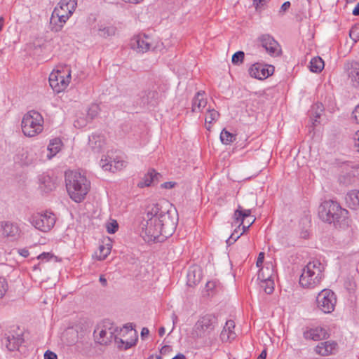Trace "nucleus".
I'll return each mask as SVG.
<instances>
[{"instance_id": "obj_1", "label": "nucleus", "mask_w": 359, "mask_h": 359, "mask_svg": "<svg viewBox=\"0 0 359 359\" xmlns=\"http://www.w3.org/2000/svg\"><path fill=\"white\" fill-rule=\"evenodd\" d=\"M175 223L168 210L159 205L149 208L144 221L141 224V236L145 241H160L159 236L166 238L172 233Z\"/></svg>"}, {"instance_id": "obj_2", "label": "nucleus", "mask_w": 359, "mask_h": 359, "mask_svg": "<svg viewBox=\"0 0 359 359\" xmlns=\"http://www.w3.org/2000/svg\"><path fill=\"white\" fill-rule=\"evenodd\" d=\"M123 332H128L130 336L136 337V332L131 325H126L123 328H119L114 323L107 320L97 325L94 330V337L100 344L107 345L114 340L117 344L125 345L124 348L128 349L135 344L136 339L124 341L118 337V334Z\"/></svg>"}, {"instance_id": "obj_3", "label": "nucleus", "mask_w": 359, "mask_h": 359, "mask_svg": "<svg viewBox=\"0 0 359 359\" xmlns=\"http://www.w3.org/2000/svg\"><path fill=\"white\" fill-rule=\"evenodd\" d=\"M65 184L70 198L76 203L83 201L90 189V181L76 170L65 172Z\"/></svg>"}, {"instance_id": "obj_4", "label": "nucleus", "mask_w": 359, "mask_h": 359, "mask_svg": "<svg viewBox=\"0 0 359 359\" xmlns=\"http://www.w3.org/2000/svg\"><path fill=\"white\" fill-rule=\"evenodd\" d=\"M325 266L319 260L310 261L302 269L300 285L306 289L318 287L324 278Z\"/></svg>"}, {"instance_id": "obj_5", "label": "nucleus", "mask_w": 359, "mask_h": 359, "mask_svg": "<svg viewBox=\"0 0 359 359\" xmlns=\"http://www.w3.org/2000/svg\"><path fill=\"white\" fill-rule=\"evenodd\" d=\"M76 5L77 0H60L52 13L50 29L55 32H60L74 12Z\"/></svg>"}, {"instance_id": "obj_6", "label": "nucleus", "mask_w": 359, "mask_h": 359, "mask_svg": "<svg viewBox=\"0 0 359 359\" xmlns=\"http://www.w3.org/2000/svg\"><path fill=\"white\" fill-rule=\"evenodd\" d=\"M318 215L323 221L336 225L347 218L348 211L341 208L338 203L330 200L320 204Z\"/></svg>"}, {"instance_id": "obj_7", "label": "nucleus", "mask_w": 359, "mask_h": 359, "mask_svg": "<svg viewBox=\"0 0 359 359\" xmlns=\"http://www.w3.org/2000/svg\"><path fill=\"white\" fill-rule=\"evenodd\" d=\"M44 119L37 111L30 110L25 114L21 121V130L23 135L28 137H34L43 130Z\"/></svg>"}, {"instance_id": "obj_8", "label": "nucleus", "mask_w": 359, "mask_h": 359, "mask_svg": "<svg viewBox=\"0 0 359 359\" xmlns=\"http://www.w3.org/2000/svg\"><path fill=\"white\" fill-rule=\"evenodd\" d=\"M28 222L36 229L42 232H48L55 226L56 217L52 212L44 211L32 215L29 217Z\"/></svg>"}, {"instance_id": "obj_9", "label": "nucleus", "mask_w": 359, "mask_h": 359, "mask_svg": "<svg viewBox=\"0 0 359 359\" xmlns=\"http://www.w3.org/2000/svg\"><path fill=\"white\" fill-rule=\"evenodd\" d=\"M71 81V70L69 67L53 70L49 75V83L53 90L60 93L67 88Z\"/></svg>"}, {"instance_id": "obj_10", "label": "nucleus", "mask_w": 359, "mask_h": 359, "mask_svg": "<svg viewBox=\"0 0 359 359\" xmlns=\"http://www.w3.org/2000/svg\"><path fill=\"white\" fill-rule=\"evenodd\" d=\"M337 297L330 289L322 290L316 297V306L323 313L329 314L334 311Z\"/></svg>"}, {"instance_id": "obj_11", "label": "nucleus", "mask_w": 359, "mask_h": 359, "mask_svg": "<svg viewBox=\"0 0 359 359\" xmlns=\"http://www.w3.org/2000/svg\"><path fill=\"white\" fill-rule=\"evenodd\" d=\"M216 325L217 318L212 314H206L198 320L194 332L198 338H203L210 335Z\"/></svg>"}, {"instance_id": "obj_12", "label": "nucleus", "mask_w": 359, "mask_h": 359, "mask_svg": "<svg viewBox=\"0 0 359 359\" xmlns=\"http://www.w3.org/2000/svg\"><path fill=\"white\" fill-rule=\"evenodd\" d=\"M130 48L137 53H144L151 49L156 48L154 40L148 35L140 34L134 36L130 41Z\"/></svg>"}, {"instance_id": "obj_13", "label": "nucleus", "mask_w": 359, "mask_h": 359, "mask_svg": "<svg viewBox=\"0 0 359 359\" xmlns=\"http://www.w3.org/2000/svg\"><path fill=\"white\" fill-rule=\"evenodd\" d=\"M274 72V67L263 63H255L249 69V74L252 77L257 79H265Z\"/></svg>"}, {"instance_id": "obj_14", "label": "nucleus", "mask_w": 359, "mask_h": 359, "mask_svg": "<svg viewBox=\"0 0 359 359\" xmlns=\"http://www.w3.org/2000/svg\"><path fill=\"white\" fill-rule=\"evenodd\" d=\"M261 46L271 56L276 57L280 55L281 48L279 43L269 34H263L259 38Z\"/></svg>"}, {"instance_id": "obj_15", "label": "nucleus", "mask_w": 359, "mask_h": 359, "mask_svg": "<svg viewBox=\"0 0 359 359\" xmlns=\"http://www.w3.org/2000/svg\"><path fill=\"white\" fill-rule=\"evenodd\" d=\"M1 236L10 241H16L21 233L18 224L9 221L1 222Z\"/></svg>"}, {"instance_id": "obj_16", "label": "nucleus", "mask_w": 359, "mask_h": 359, "mask_svg": "<svg viewBox=\"0 0 359 359\" xmlns=\"http://www.w3.org/2000/svg\"><path fill=\"white\" fill-rule=\"evenodd\" d=\"M315 352L322 356L335 354L338 351V344L332 340L320 342L315 347Z\"/></svg>"}, {"instance_id": "obj_17", "label": "nucleus", "mask_w": 359, "mask_h": 359, "mask_svg": "<svg viewBox=\"0 0 359 359\" xmlns=\"http://www.w3.org/2000/svg\"><path fill=\"white\" fill-rule=\"evenodd\" d=\"M22 341V338L19 336H15L12 334H5L1 339V344L8 351H13L17 350Z\"/></svg>"}, {"instance_id": "obj_18", "label": "nucleus", "mask_w": 359, "mask_h": 359, "mask_svg": "<svg viewBox=\"0 0 359 359\" xmlns=\"http://www.w3.org/2000/svg\"><path fill=\"white\" fill-rule=\"evenodd\" d=\"M303 337L305 339L320 341L327 337V332L322 327H316L305 330L303 333Z\"/></svg>"}, {"instance_id": "obj_19", "label": "nucleus", "mask_w": 359, "mask_h": 359, "mask_svg": "<svg viewBox=\"0 0 359 359\" xmlns=\"http://www.w3.org/2000/svg\"><path fill=\"white\" fill-rule=\"evenodd\" d=\"M346 70L348 79L353 86H359V63L357 61L348 62L346 64Z\"/></svg>"}, {"instance_id": "obj_20", "label": "nucleus", "mask_w": 359, "mask_h": 359, "mask_svg": "<svg viewBox=\"0 0 359 359\" xmlns=\"http://www.w3.org/2000/svg\"><path fill=\"white\" fill-rule=\"evenodd\" d=\"M187 285L194 286L199 283L202 279V271L197 266H191L187 272Z\"/></svg>"}, {"instance_id": "obj_21", "label": "nucleus", "mask_w": 359, "mask_h": 359, "mask_svg": "<svg viewBox=\"0 0 359 359\" xmlns=\"http://www.w3.org/2000/svg\"><path fill=\"white\" fill-rule=\"evenodd\" d=\"M235 328V323L232 320H229L226 322L225 326L224 327L221 334L220 338L223 341H228L233 340L236 334L234 332Z\"/></svg>"}, {"instance_id": "obj_22", "label": "nucleus", "mask_w": 359, "mask_h": 359, "mask_svg": "<svg viewBox=\"0 0 359 359\" xmlns=\"http://www.w3.org/2000/svg\"><path fill=\"white\" fill-rule=\"evenodd\" d=\"M88 144L93 151L100 152L105 145L104 137L100 134H93L89 137Z\"/></svg>"}, {"instance_id": "obj_23", "label": "nucleus", "mask_w": 359, "mask_h": 359, "mask_svg": "<svg viewBox=\"0 0 359 359\" xmlns=\"http://www.w3.org/2000/svg\"><path fill=\"white\" fill-rule=\"evenodd\" d=\"M275 276L273 264L271 262H267L264 266L260 268L257 278L259 280H266L274 279Z\"/></svg>"}, {"instance_id": "obj_24", "label": "nucleus", "mask_w": 359, "mask_h": 359, "mask_svg": "<svg viewBox=\"0 0 359 359\" xmlns=\"http://www.w3.org/2000/svg\"><path fill=\"white\" fill-rule=\"evenodd\" d=\"M204 92H198L192 100V111L202 112L207 105V100L205 99Z\"/></svg>"}, {"instance_id": "obj_25", "label": "nucleus", "mask_w": 359, "mask_h": 359, "mask_svg": "<svg viewBox=\"0 0 359 359\" xmlns=\"http://www.w3.org/2000/svg\"><path fill=\"white\" fill-rule=\"evenodd\" d=\"M159 174L155 170L151 169L140 180L137 186L140 188L147 187L151 185L154 180H158Z\"/></svg>"}, {"instance_id": "obj_26", "label": "nucleus", "mask_w": 359, "mask_h": 359, "mask_svg": "<svg viewBox=\"0 0 359 359\" xmlns=\"http://www.w3.org/2000/svg\"><path fill=\"white\" fill-rule=\"evenodd\" d=\"M62 142L59 138H54L50 140L47 147L48 154L47 157L50 159L55 156L62 149Z\"/></svg>"}, {"instance_id": "obj_27", "label": "nucleus", "mask_w": 359, "mask_h": 359, "mask_svg": "<svg viewBox=\"0 0 359 359\" xmlns=\"http://www.w3.org/2000/svg\"><path fill=\"white\" fill-rule=\"evenodd\" d=\"M346 203L352 210H358L359 208V191L352 190L346 196Z\"/></svg>"}, {"instance_id": "obj_28", "label": "nucleus", "mask_w": 359, "mask_h": 359, "mask_svg": "<svg viewBox=\"0 0 359 359\" xmlns=\"http://www.w3.org/2000/svg\"><path fill=\"white\" fill-rule=\"evenodd\" d=\"M39 187L43 191L48 192L55 188V184L49 176L45 175L40 178Z\"/></svg>"}, {"instance_id": "obj_29", "label": "nucleus", "mask_w": 359, "mask_h": 359, "mask_svg": "<svg viewBox=\"0 0 359 359\" xmlns=\"http://www.w3.org/2000/svg\"><path fill=\"white\" fill-rule=\"evenodd\" d=\"M111 250V245L107 243L105 245H100L98 252H96L95 256L98 260H104L110 254Z\"/></svg>"}, {"instance_id": "obj_30", "label": "nucleus", "mask_w": 359, "mask_h": 359, "mask_svg": "<svg viewBox=\"0 0 359 359\" xmlns=\"http://www.w3.org/2000/svg\"><path fill=\"white\" fill-rule=\"evenodd\" d=\"M309 68L312 72H320L324 68V62L319 57H313L310 62Z\"/></svg>"}, {"instance_id": "obj_31", "label": "nucleus", "mask_w": 359, "mask_h": 359, "mask_svg": "<svg viewBox=\"0 0 359 359\" xmlns=\"http://www.w3.org/2000/svg\"><path fill=\"white\" fill-rule=\"evenodd\" d=\"M97 34L102 37H107L112 36L115 34L116 29L112 26H104V25L98 24L97 27Z\"/></svg>"}, {"instance_id": "obj_32", "label": "nucleus", "mask_w": 359, "mask_h": 359, "mask_svg": "<svg viewBox=\"0 0 359 359\" xmlns=\"http://www.w3.org/2000/svg\"><path fill=\"white\" fill-rule=\"evenodd\" d=\"M220 140L224 144H230L236 140V135L223 129L220 133Z\"/></svg>"}, {"instance_id": "obj_33", "label": "nucleus", "mask_w": 359, "mask_h": 359, "mask_svg": "<svg viewBox=\"0 0 359 359\" xmlns=\"http://www.w3.org/2000/svg\"><path fill=\"white\" fill-rule=\"evenodd\" d=\"M219 117V113L214 109L210 107L207 109L205 121V123L211 124L212 122L217 120Z\"/></svg>"}, {"instance_id": "obj_34", "label": "nucleus", "mask_w": 359, "mask_h": 359, "mask_svg": "<svg viewBox=\"0 0 359 359\" xmlns=\"http://www.w3.org/2000/svg\"><path fill=\"white\" fill-rule=\"evenodd\" d=\"M233 219V225L238 226V229H240L245 220V218L243 217L241 213V207L240 205L238 206V209L235 210Z\"/></svg>"}, {"instance_id": "obj_35", "label": "nucleus", "mask_w": 359, "mask_h": 359, "mask_svg": "<svg viewBox=\"0 0 359 359\" xmlns=\"http://www.w3.org/2000/svg\"><path fill=\"white\" fill-rule=\"evenodd\" d=\"M260 286L264 290L266 294H271L274 290V281L273 279H268L266 280H259Z\"/></svg>"}, {"instance_id": "obj_36", "label": "nucleus", "mask_w": 359, "mask_h": 359, "mask_svg": "<svg viewBox=\"0 0 359 359\" xmlns=\"http://www.w3.org/2000/svg\"><path fill=\"white\" fill-rule=\"evenodd\" d=\"M126 163L122 158L119 157H116L112 159V168L110 170L111 172H116L118 170H121L124 167H126Z\"/></svg>"}, {"instance_id": "obj_37", "label": "nucleus", "mask_w": 359, "mask_h": 359, "mask_svg": "<svg viewBox=\"0 0 359 359\" xmlns=\"http://www.w3.org/2000/svg\"><path fill=\"white\" fill-rule=\"evenodd\" d=\"M100 111V107L98 104H91L87 111L88 118H90V120L95 118L99 114Z\"/></svg>"}, {"instance_id": "obj_38", "label": "nucleus", "mask_w": 359, "mask_h": 359, "mask_svg": "<svg viewBox=\"0 0 359 359\" xmlns=\"http://www.w3.org/2000/svg\"><path fill=\"white\" fill-rule=\"evenodd\" d=\"M349 36L353 43H355L359 41V27L355 24L349 31Z\"/></svg>"}, {"instance_id": "obj_39", "label": "nucleus", "mask_w": 359, "mask_h": 359, "mask_svg": "<svg viewBox=\"0 0 359 359\" xmlns=\"http://www.w3.org/2000/svg\"><path fill=\"white\" fill-rule=\"evenodd\" d=\"M100 165L104 170L110 171L112 168V158L108 156L102 158L100 162Z\"/></svg>"}, {"instance_id": "obj_40", "label": "nucleus", "mask_w": 359, "mask_h": 359, "mask_svg": "<svg viewBox=\"0 0 359 359\" xmlns=\"http://www.w3.org/2000/svg\"><path fill=\"white\" fill-rule=\"evenodd\" d=\"M236 226V227L233 232L231 234L230 237L226 241L228 243H233L243 235V232H241V228L238 229V226Z\"/></svg>"}, {"instance_id": "obj_41", "label": "nucleus", "mask_w": 359, "mask_h": 359, "mask_svg": "<svg viewBox=\"0 0 359 359\" xmlns=\"http://www.w3.org/2000/svg\"><path fill=\"white\" fill-rule=\"evenodd\" d=\"M245 54L243 51H237L232 56V63L234 65H239L243 62Z\"/></svg>"}, {"instance_id": "obj_42", "label": "nucleus", "mask_w": 359, "mask_h": 359, "mask_svg": "<svg viewBox=\"0 0 359 359\" xmlns=\"http://www.w3.org/2000/svg\"><path fill=\"white\" fill-rule=\"evenodd\" d=\"M106 228L109 233H114L118 229V224L116 220L112 219L107 224Z\"/></svg>"}, {"instance_id": "obj_43", "label": "nucleus", "mask_w": 359, "mask_h": 359, "mask_svg": "<svg viewBox=\"0 0 359 359\" xmlns=\"http://www.w3.org/2000/svg\"><path fill=\"white\" fill-rule=\"evenodd\" d=\"M7 283L4 278H0V299L2 298L7 290Z\"/></svg>"}, {"instance_id": "obj_44", "label": "nucleus", "mask_w": 359, "mask_h": 359, "mask_svg": "<svg viewBox=\"0 0 359 359\" xmlns=\"http://www.w3.org/2000/svg\"><path fill=\"white\" fill-rule=\"evenodd\" d=\"M315 109H316L315 116L318 118L320 116V114L323 111V104L321 103H316L314 105H313L312 110L313 111Z\"/></svg>"}, {"instance_id": "obj_45", "label": "nucleus", "mask_w": 359, "mask_h": 359, "mask_svg": "<svg viewBox=\"0 0 359 359\" xmlns=\"http://www.w3.org/2000/svg\"><path fill=\"white\" fill-rule=\"evenodd\" d=\"M53 257V255L50 252H43L38 256V259L42 262H48Z\"/></svg>"}, {"instance_id": "obj_46", "label": "nucleus", "mask_w": 359, "mask_h": 359, "mask_svg": "<svg viewBox=\"0 0 359 359\" xmlns=\"http://www.w3.org/2000/svg\"><path fill=\"white\" fill-rule=\"evenodd\" d=\"M345 287L350 292H354L356 289V283L355 282H352L351 280H348L346 281Z\"/></svg>"}, {"instance_id": "obj_47", "label": "nucleus", "mask_w": 359, "mask_h": 359, "mask_svg": "<svg viewBox=\"0 0 359 359\" xmlns=\"http://www.w3.org/2000/svg\"><path fill=\"white\" fill-rule=\"evenodd\" d=\"M177 185V183L173 181L166 182L161 184V187L166 189H171Z\"/></svg>"}, {"instance_id": "obj_48", "label": "nucleus", "mask_w": 359, "mask_h": 359, "mask_svg": "<svg viewBox=\"0 0 359 359\" xmlns=\"http://www.w3.org/2000/svg\"><path fill=\"white\" fill-rule=\"evenodd\" d=\"M264 259V252H261L259 253L258 257L257 259V262H256L257 267L260 268L262 266Z\"/></svg>"}, {"instance_id": "obj_49", "label": "nucleus", "mask_w": 359, "mask_h": 359, "mask_svg": "<svg viewBox=\"0 0 359 359\" xmlns=\"http://www.w3.org/2000/svg\"><path fill=\"white\" fill-rule=\"evenodd\" d=\"M44 359H57V356L54 352L47 350L44 353Z\"/></svg>"}, {"instance_id": "obj_50", "label": "nucleus", "mask_w": 359, "mask_h": 359, "mask_svg": "<svg viewBox=\"0 0 359 359\" xmlns=\"http://www.w3.org/2000/svg\"><path fill=\"white\" fill-rule=\"evenodd\" d=\"M290 7V1H285L283 3L280 8V13H283L286 12Z\"/></svg>"}, {"instance_id": "obj_51", "label": "nucleus", "mask_w": 359, "mask_h": 359, "mask_svg": "<svg viewBox=\"0 0 359 359\" xmlns=\"http://www.w3.org/2000/svg\"><path fill=\"white\" fill-rule=\"evenodd\" d=\"M255 218H253L251 219V222L249 223V224H244V222L243 223V225H241V228L242 229L241 230V232H243V234L249 229V227L255 222Z\"/></svg>"}, {"instance_id": "obj_52", "label": "nucleus", "mask_w": 359, "mask_h": 359, "mask_svg": "<svg viewBox=\"0 0 359 359\" xmlns=\"http://www.w3.org/2000/svg\"><path fill=\"white\" fill-rule=\"evenodd\" d=\"M266 1V0H253V4L257 8L259 6H263Z\"/></svg>"}, {"instance_id": "obj_53", "label": "nucleus", "mask_w": 359, "mask_h": 359, "mask_svg": "<svg viewBox=\"0 0 359 359\" xmlns=\"http://www.w3.org/2000/svg\"><path fill=\"white\" fill-rule=\"evenodd\" d=\"M241 213L243 215V217L245 219L248 218L251 215V210L250 209H246V210H241Z\"/></svg>"}, {"instance_id": "obj_54", "label": "nucleus", "mask_w": 359, "mask_h": 359, "mask_svg": "<svg viewBox=\"0 0 359 359\" xmlns=\"http://www.w3.org/2000/svg\"><path fill=\"white\" fill-rule=\"evenodd\" d=\"M358 108H359V104H357L355 107V109H354L353 111L352 112V115H351V118L353 120H354L355 121V123H358V118H357L356 113H357V110Z\"/></svg>"}, {"instance_id": "obj_55", "label": "nucleus", "mask_w": 359, "mask_h": 359, "mask_svg": "<svg viewBox=\"0 0 359 359\" xmlns=\"http://www.w3.org/2000/svg\"><path fill=\"white\" fill-rule=\"evenodd\" d=\"M126 4H138L142 3L144 0H122Z\"/></svg>"}, {"instance_id": "obj_56", "label": "nucleus", "mask_w": 359, "mask_h": 359, "mask_svg": "<svg viewBox=\"0 0 359 359\" xmlns=\"http://www.w3.org/2000/svg\"><path fill=\"white\" fill-rule=\"evenodd\" d=\"M19 253L23 257H27L29 255L28 250L25 249V248L19 250Z\"/></svg>"}, {"instance_id": "obj_57", "label": "nucleus", "mask_w": 359, "mask_h": 359, "mask_svg": "<svg viewBox=\"0 0 359 359\" xmlns=\"http://www.w3.org/2000/svg\"><path fill=\"white\" fill-rule=\"evenodd\" d=\"M149 329H148V328H147V327H143V328L142 329V331H141V336H142V337H144L148 336V335H149Z\"/></svg>"}, {"instance_id": "obj_58", "label": "nucleus", "mask_w": 359, "mask_h": 359, "mask_svg": "<svg viewBox=\"0 0 359 359\" xmlns=\"http://www.w3.org/2000/svg\"><path fill=\"white\" fill-rule=\"evenodd\" d=\"M353 14L354 15H359V3H357L353 10Z\"/></svg>"}, {"instance_id": "obj_59", "label": "nucleus", "mask_w": 359, "mask_h": 359, "mask_svg": "<svg viewBox=\"0 0 359 359\" xmlns=\"http://www.w3.org/2000/svg\"><path fill=\"white\" fill-rule=\"evenodd\" d=\"M100 282L101 283V284L103 285V286H106L107 284V279L104 278V276H100Z\"/></svg>"}, {"instance_id": "obj_60", "label": "nucleus", "mask_w": 359, "mask_h": 359, "mask_svg": "<svg viewBox=\"0 0 359 359\" xmlns=\"http://www.w3.org/2000/svg\"><path fill=\"white\" fill-rule=\"evenodd\" d=\"M266 350H263L262 353L257 357V359H266Z\"/></svg>"}, {"instance_id": "obj_61", "label": "nucleus", "mask_w": 359, "mask_h": 359, "mask_svg": "<svg viewBox=\"0 0 359 359\" xmlns=\"http://www.w3.org/2000/svg\"><path fill=\"white\" fill-rule=\"evenodd\" d=\"M165 330L164 327H161L158 330L159 336L162 337L165 334Z\"/></svg>"}, {"instance_id": "obj_62", "label": "nucleus", "mask_w": 359, "mask_h": 359, "mask_svg": "<svg viewBox=\"0 0 359 359\" xmlns=\"http://www.w3.org/2000/svg\"><path fill=\"white\" fill-rule=\"evenodd\" d=\"M172 359H186V358H185L184 355H183L182 353H179L176 356L172 358Z\"/></svg>"}, {"instance_id": "obj_63", "label": "nucleus", "mask_w": 359, "mask_h": 359, "mask_svg": "<svg viewBox=\"0 0 359 359\" xmlns=\"http://www.w3.org/2000/svg\"><path fill=\"white\" fill-rule=\"evenodd\" d=\"M4 22V18L0 17V32L1 31V29L3 28Z\"/></svg>"}, {"instance_id": "obj_64", "label": "nucleus", "mask_w": 359, "mask_h": 359, "mask_svg": "<svg viewBox=\"0 0 359 359\" xmlns=\"http://www.w3.org/2000/svg\"><path fill=\"white\" fill-rule=\"evenodd\" d=\"M172 321H173V324H175V321H176V320H177V316H176L175 314H174V313H173V314H172Z\"/></svg>"}]
</instances>
